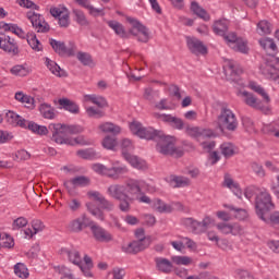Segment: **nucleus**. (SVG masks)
<instances>
[{"label":"nucleus","instance_id":"obj_1","mask_svg":"<svg viewBox=\"0 0 279 279\" xmlns=\"http://www.w3.org/2000/svg\"><path fill=\"white\" fill-rule=\"evenodd\" d=\"M248 88H251V90H254V93H257V95L263 98V101L258 99L253 93H250L247 90H240L238 93V96L241 97L243 104H245V106H248V108L265 112V110H267V106H265V104H269L271 101V98L269 97V94H267V90H265V87L258 85V83L254 81H250Z\"/></svg>","mask_w":279,"mask_h":279},{"label":"nucleus","instance_id":"obj_2","mask_svg":"<svg viewBox=\"0 0 279 279\" xmlns=\"http://www.w3.org/2000/svg\"><path fill=\"white\" fill-rule=\"evenodd\" d=\"M61 256H65L69 263L80 267L85 278H93V272L90 269H93L94 265L93 258H90V256L84 255V258H82V254L76 248H62Z\"/></svg>","mask_w":279,"mask_h":279},{"label":"nucleus","instance_id":"obj_3","mask_svg":"<svg viewBox=\"0 0 279 279\" xmlns=\"http://www.w3.org/2000/svg\"><path fill=\"white\" fill-rule=\"evenodd\" d=\"M48 130L52 134V141L58 145H86V142L82 136L75 138L69 137L66 124L51 123L49 124Z\"/></svg>","mask_w":279,"mask_h":279},{"label":"nucleus","instance_id":"obj_4","mask_svg":"<svg viewBox=\"0 0 279 279\" xmlns=\"http://www.w3.org/2000/svg\"><path fill=\"white\" fill-rule=\"evenodd\" d=\"M217 125L220 132H236L239 128V120H236V114L228 106L220 108V113L217 118Z\"/></svg>","mask_w":279,"mask_h":279},{"label":"nucleus","instance_id":"obj_5","mask_svg":"<svg viewBox=\"0 0 279 279\" xmlns=\"http://www.w3.org/2000/svg\"><path fill=\"white\" fill-rule=\"evenodd\" d=\"M143 181L132 180L124 185V199L130 202H141L142 204H151V199L143 193L141 186H143Z\"/></svg>","mask_w":279,"mask_h":279},{"label":"nucleus","instance_id":"obj_6","mask_svg":"<svg viewBox=\"0 0 279 279\" xmlns=\"http://www.w3.org/2000/svg\"><path fill=\"white\" fill-rule=\"evenodd\" d=\"M157 150L163 156H173L174 158H182L184 156V150L180 147H175V137L165 135L162 133L161 137H158Z\"/></svg>","mask_w":279,"mask_h":279},{"label":"nucleus","instance_id":"obj_7","mask_svg":"<svg viewBox=\"0 0 279 279\" xmlns=\"http://www.w3.org/2000/svg\"><path fill=\"white\" fill-rule=\"evenodd\" d=\"M93 171L95 173H99L100 175H107V178H111L112 180H119L122 175H125L128 173V167L125 166H113L111 168H108L104 166V163H93L92 165Z\"/></svg>","mask_w":279,"mask_h":279},{"label":"nucleus","instance_id":"obj_8","mask_svg":"<svg viewBox=\"0 0 279 279\" xmlns=\"http://www.w3.org/2000/svg\"><path fill=\"white\" fill-rule=\"evenodd\" d=\"M182 223L185 228H189L193 234H204V232L215 223V220L210 216H205L203 221H197L193 218H185L182 220Z\"/></svg>","mask_w":279,"mask_h":279},{"label":"nucleus","instance_id":"obj_9","mask_svg":"<svg viewBox=\"0 0 279 279\" xmlns=\"http://www.w3.org/2000/svg\"><path fill=\"white\" fill-rule=\"evenodd\" d=\"M130 130L132 134H135L138 138H145L146 141L162 137V131H156L151 126L145 128L141 122L131 123Z\"/></svg>","mask_w":279,"mask_h":279},{"label":"nucleus","instance_id":"obj_10","mask_svg":"<svg viewBox=\"0 0 279 279\" xmlns=\"http://www.w3.org/2000/svg\"><path fill=\"white\" fill-rule=\"evenodd\" d=\"M12 34H15V36H19V38L26 39L29 47L33 49V51H43V44L40 40H38V37H36V33L28 32L26 33L23 31V28L19 27V25L13 24L11 26Z\"/></svg>","mask_w":279,"mask_h":279},{"label":"nucleus","instance_id":"obj_11","mask_svg":"<svg viewBox=\"0 0 279 279\" xmlns=\"http://www.w3.org/2000/svg\"><path fill=\"white\" fill-rule=\"evenodd\" d=\"M126 21L131 25L129 29L131 36H135L138 43H149V28L147 26L141 24L138 20L133 17H128Z\"/></svg>","mask_w":279,"mask_h":279},{"label":"nucleus","instance_id":"obj_12","mask_svg":"<svg viewBox=\"0 0 279 279\" xmlns=\"http://www.w3.org/2000/svg\"><path fill=\"white\" fill-rule=\"evenodd\" d=\"M255 209L256 215L259 217V219L269 213V210H274V202H271V195L264 191L260 192L255 199Z\"/></svg>","mask_w":279,"mask_h":279},{"label":"nucleus","instance_id":"obj_13","mask_svg":"<svg viewBox=\"0 0 279 279\" xmlns=\"http://www.w3.org/2000/svg\"><path fill=\"white\" fill-rule=\"evenodd\" d=\"M26 17L28 19V21H31L32 26L37 32V34H48V32H50L51 26H49V23L45 21V17H43V15L34 11H28L26 13Z\"/></svg>","mask_w":279,"mask_h":279},{"label":"nucleus","instance_id":"obj_14","mask_svg":"<svg viewBox=\"0 0 279 279\" xmlns=\"http://www.w3.org/2000/svg\"><path fill=\"white\" fill-rule=\"evenodd\" d=\"M89 228L95 241H98V243H110L114 241L112 233H110V231L106 230L104 227L95 222H90Z\"/></svg>","mask_w":279,"mask_h":279},{"label":"nucleus","instance_id":"obj_15","mask_svg":"<svg viewBox=\"0 0 279 279\" xmlns=\"http://www.w3.org/2000/svg\"><path fill=\"white\" fill-rule=\"evenodd\" d=\"M216 228L221 234H232V236H241L245 232L239 222H219Z\"/></svg>","mask_w":279,"mask_h":279},{"label":"nucleus","instance_id":"obj_16","mask_svg":"<svg viewBox=\"0 0 279 279\" xmlns=\"http://www.w3.org/2000/svg\"><path fill=\"white\" fill-rule=\"evenodd\" d=\"M187 49H190L191 53L194 56H206L208 53V48L202 43V40L195 37H186Z\"/></svg>","mask_w":279,"mask_h":279},{"label":"nucleus","instance_id":"obj_17","mask_svg":"<svg viewBox=\"0 0 279 279\" xmlns=\"http://www.w3.org/2000/svg\"><path fill=\"white\" fill-rule=\"evenodd\" d=\"M50 14L54 19H58L60 27H69L71 21L69 20V10L66 8H51Z\"/></svg>","mask_w":279,"mask_h":279},{"label":"nucleus","instance_id":"obj_18","mask_svg":"<svg viewBox=\"0 0 279 279\" xmlns=\"http://www.w3.org/2000/svg\"><path fill=\"white\" fill-rule=\"evenodd\" d=\"M84 228H90V222H88L86 216L75 218L66 225L68 232H73L75 234L82 232Z\"/></svg>","mask_w":279,"mask_h":279},{"label":"nucleus","instance_id":"obj_19","mask_svg":"<svg viewBox=\"0 0 279 279\" xmlns=\"http://www.w3.org/2000/svg\"><path fill=\"white\" fill-rule=\"evenodd\" d=\"M243 73V69L235 61H227L225 65V74L231 82H239V76Z\"/></svg>","mask_w":279,"mask_h":279},{"label":"nucleus","instance_id":"obj_20","mask_svg":"<svg viewBox=\"0 0 279 279\" xmlns=\"http://www.w3.org/2000/svg\"><path fill=\"white\" fill-rule=\"evenodd\" d=\"M0 49L7 53H11V56H17L19 53V45L10 36L0 37Z\"/></svg>","mask_w":279,"mask_h":279},{"label":"nucleus","instance_id":"obj_21","mask_svg":"<svg viewBox=\"0 0 279 279\" xmlns=\"http://www.w3.org/2000/svg\"><path fill=\"white\" fill-rule=\"evenodd\" d=\"M50 46L52 47L53 51H56V53H58L59 56H75V47L66 49V45H64V41L50 39Z\"/></svg>","mask_w":279,"mask_h":279},{"label":"nucleus","instance_id":"obj_22","mask_svg":"<svg viewBox=\"0 0 279 279\" xmlns=\"http://www.w3.org/2000/svg\"><path fill=\"white\" fill-rule=\"evenodd\" d=\"M90 179L88 177L80 175L64 182V186L68 191H73L77 186H88Z\"/></svg>","mask_w":279,"mask_h":279},{"label":"nucleus","instance_id":"obj_23","mask_svg":"<svg viewBox=\"0 0 279 279\" xmlns=\"http://www.w3.org/2000/svg\"><path fill=\"white\" fill-rule=\"evenodd\" d=\"M107 193L112 199L121 202V199H125V185L112 184L107 189Z\"/></svg>","mask_w":279,"mask_h":279},{"label":"nucleus","instance_id":"obj_24","mask_svg":"<svg viewBox=\"0 0 279 279\" xmlns=\"http://www.w3.org/2000/svg\"><path fill=\"white\" fill-rule=\"evenodd\" d=\"M143 250H147V243L145 244L141 241H133L122 246L124 254H138V252H143Z\"/></svg>","mask_w":279,"mask_h":279},{"label":"nucleus","instance_id":"obj_25","mask_svg":"<svg viewBox=\"0 0 279 279\" xmlns=\"http://www.w3.org/2000/svg\"><path fill=\"white\" fill-rule=\"evenodd\" d=\"M5 121L7 123H10V125H19L20 128L27 129V120L14 113V111H9L5 113Z\"/></svg>","mask_w":279,"mask_h":279},{"label":"nucleus","instance_id":"obj_26","mask_svg":"<svg viewBox=\"0 0 279 279\" xmlns=\"http://www.w3.org/2000/svg\"><path fill=\"white\" fill-rule=\"evenodd\" d=\"M229 27L230 21H228L227 19L217 20L216 22H214L213 32L217 36H226V34H228Z\"/></svg>","mask_w":279,"mask_h":279},{"label":"nucleus","instance_id":"obj_27","mask_svg":"<svg viewBox=\"0 0 279 279\" xmlns=\"http://www.w3.org/2000/svg\"><path fill=\"white\" fill-rule=\"evenodd\" d=\"M107 25L113 29L114 34L119 36V38L128 39L130 38V32L125 31V26L117 21H108Z\"/></svg>","mask_w":279,"mask_h":279},{"label":"nucleus","instance_id":"obj_28","mask_svg":"<svg viewBox=\"0 0 279 279\" xmlns=\"http://www.w3.org/2000/svg\"><path fill=\"white\" fill-rule=\"evenodd\" d=\"M46 66L49 69V71L52 73V75H56L57 77H66L69 74H66V71L62 70L56 61L46 58Z\"/></svg>","mask_w":279,"mask_h":279},{"label":"nucleus","instance_id":"obj_29","mask_svg":"<svg viewBox=\"0 0 279 279\" xmlns=\"http://www.w3.org/2000/svg\"><path fill=\"white\" fill-rule=\"evenodd\" d=\"M59 106L72 114H80V106L69 98L59 99Z\"/></svg>","mask_w":279,"mask_h":279},{"label":"nucleus","instance_id":"obj_30","mask_svg":"<svg viewBox=\"0 0 279 279\" xmlns=\"http://www.w3.org/2000/svg\"><path fill=\"white\" fill-rule=\"evenodd\" d=\"M156 267L158 271H161L162 274H171L173 269V264L167 258L157 257L155 258Z\"/></svg>","mask_w":279,"mask_h":279},{"label":"nucleus","instance_id":"obj_31","mask_svg":"<svg viewBox=\"0 0 279 279\" xmlns=\"http://www.w3.org/2000/svg\"><path fill=\"white\" fill-rule=\"evenodd\" d=\"M98 130L105 134H113L114 136H117V134H121V126L112 122H104L99 124Z\"/></svg>","mask_w":279,"mask_h":279},{"label":"nucleus","instance_id":"obj_32","mask_svg":"<svg viewBox=\"0 0 279 279\" xmlns=\"http://www.w3.org/2000/svg\"><path fill=\"white\" fill-rule=\"evenodd\" d=\"M76 156L83 158V160H97L101 158V154L93 148L77 150Z\"/></svg>","mask_w":279,"mask_h":279},{"label":"nucleus","instance_id":"obj_33","mask_svg":"<svg viewBox=\"0 0 279 279\" xmlns=\"http://www.w3.org/2000/svg\"><path fill=\"white\" fill-rule=\"evenodd\" d=\"M222 184L223 186H227V189H230L231 191H233L234 195H236V197L241 199L243 192L239 187V183L234 182V180H232V177H230V174L225 175V181Z\"/></svg>","mask_w":279,"mask_h":279},{"label":"nucleus","instance_id":"obj_34","mask_svg":"<svg viewBox=\"0 0 279 279\" xmlns=\"http://www.w3.org/2000/svg\"><path fill=\"white\" fill-rule=\"evenodd\" d=\"M170 184L174 189H182L184 186H191V179L182 175H171L170 177Z\"/></svg>","mask_w":279,"mask_h":279},{"label":"nucleus","instance_id":"obj_35","mask_svg":"<svg viewBox=\"0 0 279 279\" xmlns=\"http://www.w3.org/2000/svg\"><path fill=\"white\" fill-rule=\"evenodd\" d=\"M15 99L16 101H20V104H24L25 108H29L31 110L36 108V105L34 104V98L29 95L24 94L23 92L15 93Z\"/></svg>","mask_w":279,"mask_h":279},{"label":"nucleus","instance_id":"obj_36","mask_svg":"<svg viewBox=\"0 0 279 279\" xmlns=\"http://www.w3.org/2000/svg\"><path fill=\"white\" fill-rule=\"evenodd\" d=\"M123 156L125 160H128V162H130V165L135 169H145L146 167L145 161L138 159V157L131 155L128 151H123Z\"/></svg>","mask_w":279,"mask_h":279},{"label":"nucleus","instance_id":"obj_37","mask_svg":"<svg viewBox=\"0 0 279 279\" xmlns=\"http://www.w3.org/2000/svg\"><path fill=\"white\" fill-rule=\"evenodd\" d=\"M191 10L194 14H196V16L203 19V21H210V15L208 12H206V10H204V8H202L196 1L191 3Z\"/></svg>","mask_w":279,"mask_h":279},{"label":"nucleus","instance_id":"obj_38","mask_svg":"<svg viewBox=\"0 0 279 279\" xmlns=\"http://www.w3.org/2000/svg\"><path fill=\"white\" fill-rule=\"evenodd\" d=\"M26 128L39 136H47V134H49V129H47V126L36 124V122L27 121Z\"/></svg>","mask_w":279,"mask_h":279},{"label":"nucleus","instance_id":"obj_39","mask_svg":"<svg viewBox=\"0 0 279 279\" xmlns=\"http://www.w3.org/2000/svg\"><path fill=\"white\" fill-rule=\"evenodd\" d=\"M39 112L44 119H56V109L47 102L39 106Z\"/></svg>","mask_w":279,"mask_h":279},{"label":"nucleus","instance_id":"obj_40","mask_svg":"<svg viewBox=\"0 0 279 279\" xmlns=\"http://www.w3.org/2000/svg\"><path fill=\"white\" fill-rule=\"evenodd\" d=\"M76 59L83 66H95V62L93 61V56L88 52L78 51L76 53Z\"/></svg>","mask_w":279,"mask_h":279},{"label":"nucleus","instance_id":"obj_41","mask_svg":"<svg viewBox=\"0 0 279 279\" xmlns=\"http://www.w3.org/2000/svg\"><path fill=\"white\" fill-rule=\"evenodd\" d=\"M259 219H262V221L265 223H268V226H279V211H274L272 214L267 211Z\"/></svg>","mask_w":279,"mask_h":279},{"label":"nucleus","instance_id":"obj_42","mask_svg":"<svg viewBox=\"0 0 279 279\" xmlns=\"http://www.w3.org/2000/svg\"><path fill=\"white\" fill-rule=\"evenodd\" d=\"M233 51H239V53H250V47H247V40L240 37L232 46Z\"/></svg>","mask_w":279,"mask_h":279},{"label":"nucleus","instance_id":"obj_43","mask_svg":"<svg viewBox=\"0 0 279 279\" xmlns=\"http://www.w3.org/2000/svg\"><path fill=\"white\" fill-rule=\"evenodd\" d=\"M163 119H166V123H169V125H171V128H173V130H183L184 129V120L183 119L173 117L171 114L169 117H165Z\"/></svg>","mask_w":279,"mask_h":279},{"label":"nucleus","instance_id":"obj_44","mask_svg":"<svg viewBox=\"0 0 279 279\" xmlns=\"http://www.w3.org/2000/svg\"><path fill=\"white\" fill-rule=\"evenodd\" d=\"M220 151L225 158H232L236 154V148L232 143H223L220 145Z\"/></svg>","mask_w":279,"mask_h":279},{"label":"nucleus","instance_id":"obj_45","mask_svg":"<svg viewBox=\"0 0 279 279\" xmlns=\"http://www.w3.org/2000/svg\"><path fill=\"white\" fill-rule=\"evenodd\" d=\"M101 145L105 149L114 150V147L119 145V142L117 141V137L107 135L104 137Z\"/></svg>","mask_w":279,"mask_h":279},{"label":"nucleus","instance_id":"obj_46","mask_svg":"<svg viewBox=\"0 0 279 279\" xmlns=\"http://www.w3.org/2000/svg\"><path fill=\"white\" fill-rule=\"evenodd\" d=\"M14 274L19 278H23V279L29 278V270L27 269V266H25V264L23 263H17L14 266Z\"/></svg>","mask_w":279,"mask_h":279},{"label":"nucleus","instance_id":"obj_47","mask_svg":"<svg viewBox=\"0 0 279 279\" xmlns=\"http://www.w3.org/2000/svg\"><path fill=\"white\" fill-rule=\"evenodd\" d=\"M10 73L17 77H27V74L29 73V68H27L26 65H14L13 68H11Z\"/></svg>","mask_w":279,"mask_h":279},{"label":"nucleus","instance_id":"obj_48","mask_svg":"<svg viewBox=\"0 0 279 279\" xmlns=\"http://www.w3.org/2000/svg\"><path fill=\"white\" fill-rule=\"evenodd\" d=\"M0 247L11 250V247H14V239L8 233H0Z\"/></svg>","mask_w":279,"mask_h":279},{"label":"nucleus","instance_id":"obj_49","mask_svg":"<svg viewBox=\"0 0 279 279\" xmlns=\"http://www.w3.org/2000/svg\"><path fill=\"white\" fill-rule=\"evenodd\" d=\"M86 206L90 215L96 217V219H99L100 221H104V219H106V215L104 214V210H101V208L90 203H88Z\"/></svg>","mask_w":279,"mask_h":279},{"label":"nucleus","instance_id":"obj_50","mask_svg":"<svg viewBox=\"0 0 279 279\" xmlns=\"http://www.w3.org/2000/svg\"><path fill=\"white\" fill-rule=\"evenodd\" d=\"M225 208H229V210H233L235 219H239L240 221L247 219V210L243 208H234V206L232 205H225Z\"/></svg>","mask_w":279,"mask_h":279},{"label":"nucleus","instance_id":"obj_51","mask_svg":"<svg viewBox=\"0 0 279 279\" xmlns=\"http://www.w3.org/2000/svg\"><path fill=\"white\" fill-rule=\"evenodd\" d=\"M153 208H155V210H157L158 213H171L172 210L171 206L165 204L158 198L153 202Z\"/></svg>","mask_w":279,"mask_h":279},{"label":"nucleus","instance_id":"obj_52","mask_svg":"<svg viewBox=\"0 0 279 279\" xmlns=\"http://www.w3.org/2000/svg\"><path fill=\"white\" fill-rule=\"evenodd\" d=\"M260 47L265 49L266 51H276L278 49V46H276V43H274V39L264 38L259 40Z\"/></svg>","mask_w":279,"mask_h":279},{"label":"nucleus","instance_id":"obj_53","mask_svg":"<svg viewBox=\"0 0 279 279\" xmlns=\"http://www.w3.org/2000/svg\"><path fill=\"white\" fill-rule=\"evenodd\" d=\"M257 33L260 36H264V34H271V26L269 25V22L267 21H260L257 24Z\"/></svg>","mask_w":279,"mask_h":279},{"label":"nucleus","instance_id":"obj_54","mask_svg":"<svg viewBox=\"0 0 279 279\" xmlns=\"http://www.w3.org/2000/svg\"><path fill=\"white\" fill-rule=\"evenodd\" d=\"M87 117H95L96 119H101V117H106V112L101 109H95V107H87L86 108Z\"/></svg>","mask_w":279,"mask_h":279},{"label":"nucleus","instance_id":"obj_55","mask_svg":"<svg viewBox=\"0 0 279 279\" xmlns=\"http://www.w3.org/2000/svg\"><path fill=\"white\" fill-rule=\"evenodd\" d=\"M65 130L68 132V137L73 136L75 134H82V132H84V128L77 124H72V125L65 124Z\"/></svg>","mask_w":279,"mask_h":279},{"label":"nucleus","instance_id":"obj_56","mask_svg":"<svg viewBox=\"0 0 279 279\" xmlns=\"http://www.w3.org/2000/svg\"><path fill=\"white\" fill-rule=\"evenodd\" d=\"M171 260L174 265H191L193 263V258L189 256H172Z\"/></svg>","mask_w":279,"mask_h":279},{"label":"nucleus","instance_id":"obj_57","mask_svg":"<svg viewBox=\"0 0 279 279\" xmlns=\"http://www.w3.org/2000/svg\"><path fill=\"white\" fill-rule=\"evenodd\" d=\"M29 158H32V155L27 150L21 149L15 153L14 160L23 162L24 160H29Z\"/></svg>","mask_w":279,"mask_h":279},{"label":"nucleus","instance_id":"obj_58","mask_svg":"<svg viewBox=\"0 0 279 279\" xmlns=\"http://www.w3.org/2000/svg\"><path fill=\"white\" fill-rule=\"evenodd\" d=\"M222 37L225 38L227 45L232 48V46L241 38L239 36H236V33H228L225 35H222Z\"/></svg>","mask_w":279,"mask_h":279},{"label":"nucleus","instance_id":"obj_59","mask_svg":"<svg viewBox=\"0 0 279 279\" xmlns=\"http://www.w3.org/2000/svg\"><path fill=\"white\" fill-rule=\"evenodd\" d=\"M73 14H74L75 21H76V23H78V25H88V20H86V15L84 14V12H82L80 10H74Z\"/></svg>","mask_w":279,"mask_h":279},{"label":"nucleus","instance_id":"obj_60","mask_svg":"<svg viewBox=\"0 0 279 279\" xmlns=\"http://www.w3.org/2000/svg\"><path fill=\"white\" fill-rule=\"evenodd\" d=\"M252 171L257 175V178H265V168L258 162H253L251 165Z\"/></svg>","mask_w":279,"mask_h":279},{"label":"nucleus","instance_id":"obj_61","mask_svg":"<svg viewBox=\"0 0 279 279\" xmlns=\"http://www.w3.org/2000/svg\"><path fill=\"white\" fill-rule=\"evenodd\" d=\"M185 134L192 136L193 138H199L201 128L199 126H186Z\"/></svg>","mask_w":279,"mask_h":279},{"label":"nucleus","instance_id":"obj_62","mask_svg":"<svg viewBox=\"0 0 279 279\" xmlns=\"http://www.w3.org/2000/svg\"><path fill=\"white\" fill-rule=\"evenodd\" d=\"M28 221L25 217H20V218H16L14 221H13V230H21V228H25V226H27Z\"/></svg>","mask_w":279,"mask_h":279},{"label":"nucleus","instance_id":"obj_63","mask_svg":"<svg viewBox=\"0 0 279 279\" xmlns=\"http://www.w3.org/2000/svg\"><path fill=\"white\" fill-rule=\"evenodd\" d=\"M99 206L101 210H107L108 213H111V210H114V203H112V201H109L106 197L101 201Z\"/></svg>","mask_w":279,"mask_h":279},{"label":"nucleus","instance_id":"obj_64","mask_svg":"<svg viewBox=\"0 0 279 279\" xmlns=\"http://www.w3.org/2000/svg\"><path fill=\"white\" fill-rule=\"evenodd\" d=\"M235 277L239 279H254V276H252L247 270L243 269L235 270Z\"/></svg>","mask_w":279,"mask_h":279}]
</instances>
